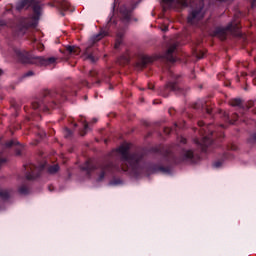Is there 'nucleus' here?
Segmentation results:
<instances>
[{
	"label": "nucleus",
	"instance_id": "obj_1",
	"mask_svg": "<svg viewBox=\"0 0 256 256\" xmlns=\"http://www.w3.org/2000/svg\"><path fill=\"white\" fill-rule=\"evenodd\" d=\"M203 15L201 7L198 10H193L188 16V22L195 23L196 21H199V19H203Z\"/></svg>",
	"mask_w": 256,
	"mask_h": 256
},
{
	"label": "nucleus",
	"instance_id": "obj_2",
	"mask_svg": "<svg viewBox=\"0 0 256 256\" xmlns=\"http://www.w3.org/2000/svg\"><path fill=\"white\" fill-rule=\"evenodd\" d=\"M129 143H124L122 144L119 148H118V153H121L123 159H125L126 161H133V158L129 157V155L127 154V151H129Z\"/></svg>",
	"mask_w": 256,
	"mask_h": 256
},
{
	"label": "nucleus",
	"instance_id": "obj_3",
	"mask_svg": "<svg viewBox=\"0 0 256 256\" xmlns=\"http://www.w3.org/2000/svg\"><path fill=\"white\" fill-rule=\"evenodd\" d=\"M36 59L40 65H51V63H55V58L45 59L43 57H37Z\"/></svg>",
	"mask_w": 256,
	"mask_h": 256
},
{
	"label": "nucleus",
	"instance_id": "obj_4",
	"mask_svg": "<svg viewBox=\"0 0 256 256\" xmlns=\"http://www.w3.org/2000/svg\"><path fill=\"white\" fill-rule=\"evenodd\" d=\"M66 49L72 55H79V53H81V50L77 46H67Z\"/></svg>",
	"mask_w": 256,
	"mask_h": 256
},
{
	"label": "nucleus",
	"instance_id": "obj_5",
	"mask_svg": "<svg viewBox=\"0 0 256 256\" xmlns=\"http://www.w3.org/2000/svg\"><path fill=\"white\" fill-rule=\"evenodd\" d=\"M48 171H49V173H57V171H59V166L58 165L50 166L48 168Z\"/></svg>",
	"mask_w": 256,
	"mask_h": 256
},
{
	"label": "nucleus",
	"instance_id": "obj_6",
	"mask_svg": "<svg viewBox=\"0 0 256 256\" xmlns=\"http://www.w3.org/2000/svg\"><path fill=\"white\" fill-rule=\"evenodd\" d=\"M235 29H239L237 23H232V24H230V25L228 26V30H229V31H233V30H235Z\"/></svg>",
	"mask_w": 256,
	"mask_h": 256
},
{
	"label": "nucleus",
	"instance_id": "obj_7",
	"mask_svg": "<svg viewBox=\"0 0 256 256\" xmlns=\"http://www.w3.org/2000/svg\"><path fill=\"white\" fill-rule=\"evenodd\" d=\"M177 3L181 7H187V0H177Z\"/></svg>",
	"mask_w": 256,
	"mask_h": 256
},
{
	"label": "nucleus",
	"instance_id": "obj_8",
	"mask_svg": "<svg viewBox=\"0 0 256 256\" xmlns=\"http://www.w3.org/2000/svg\"><path fill=\"white\" fill-rule=\"evenodd\" d=\"M191 157H193V151L188 150L185 152V158L186 159H191Z\"/></svg>",
	"mask_w": 256,
	"mask_h": 256
},
{
	"label": "nucleus",
	"instance_id": "obj_9",
	"mask_svg": "<svg viewBox=\"0 0 256 256\" xmlns=\"http://www.w3.org/2000/svg\"><path fill=\"white\" fill-rule=\"evenodd\" d=\"M232 105H233L234 107H237V106L241 105V100H240V99H235V100H233V101H232Z\"/></svg>",
	"mask_w": 256,
	"mask_h": 256
},
{
	"label": "nucleus",
	"instance_id": "obj_10",
	"mask_svg": "<svg viewBox=\"0 0 256 256\" xmlns=\"http://www.w3.org/2000/svg\"><path fill=\"white\" fill-rule=\"evenodd\" d=\"M162 1H163L164 5H167V7H169L170 5H173V2L175 0H162Z\"/></svg>",
	"mask_w": 256,
	"mask_h": 256
},
{
	"label": "nucleus",
	"instance_id": "obj_11",
	"mask_svg": "<svg viewBox=\"0 0 256 256\" xmlns=\"http://www.w3.org/2000/svg\"><path fill=\"white\" fill-rule=\"evenodd\" d=\"M84 59H91V61H93V55H91V54H85L84 55Z\"/></svg>",
	"mask_w": 256,
	"mask_h": 256
},
{
	"label": "nucleus",
	"instance_id": "obj_12",
	"mask_svg": "<svg viewBox=\"0 0 256 256\" xmlns=\"http://www.w3.org/2000/svg\"><path fill=\"white\" fill-rule=\"evenodd\" d=\"M173 51H175V46H172L168 49V55H171V53H173Z\"/></svg>",
	"mask_w": 256,
	"mask_h": 256
},
{
	"label": "nucleus",
	"instance_id": "obj_13",
	"mask_svg": "<svg viewBox=\"0 0 256 256\" xmlns=\"http://www.w3.org/2000/svg\"><path fill=\"white\" fill-rule=\"evenodd\" d=\"M100 39H103V35L102 34H98L95 38V41H100Z\"/></svg>",
	"mask_w": 256,
	"mask_h": 256
},
{
	"label": "nucleus",
	"instance_id": "obj_14",
	"mask_svg": "<svg viewBox=\"0 0 256 256\" xmlns=\"http://www.w3.org/2000/svg\"><path fill=\"white\" fill-rule=\"evenodd\" d=\"M103 177H105V172H102L100 177L98 178V181H101L103 179Z\"/></svg>",
	"mask_w": 256,
	"mask_h": 256
},
{
	"label": "nucleus",
	"instance_id": "obj_15",
	"mask_svg": "<svg viewBox=\"0 0 256 256\" xmlns=\"http://www.w3.org/2000/svg\"><path fill=\"white\" fill-rule=\"evenodd\" d=\"M89 127V124H84V129H87Z\"/></svg>",
	"mask_w": 256,
	"mask_h": 256
},
{
	"label": "nucleus",
	"instance_id": "obj_16",
	"mask_svg": "<svg viewBox=\"0 0 256 256\" xmlns=\"http://www.w3.org/2000/svg\"><path fill=\"white\" fill-rule=\"evenodd\" d=\"M3 74V71L2 70H0V75H2Z\"/></svg>",
	"mask_w": 256,
	"mask_h": 256
},
{
	"label": "nucleus",
	"instance_id": "obj_17",
	"mask_svg": "<svg viewBox=\"0 0 256 256\" xmlns=\"http://www.w3.org/2000/svg\"><path fill=\"white\" fill-rule=\"evenodd\" d=\"M4 161H5V160H1V159H0V163H3Z\"/></svg>",
	"mask_w": 256,
	"mask_h": 256
},
{
	"label": "nucleus",
	"instance_id": "obj_18",
	"mask_svg": "<svg viewBox=\"0 0 256 256\" xmlns=\"http://www.w3.org/2000/svg\"><path fill=\"white\" fill-rule=\"evenodd\" d=\"M254 84L256 85V78L254 79Z\"/></svg>",
	"mask_w": 256,
	"mask_h": 256
},
{
	"label": "nucleus",
	"instance_id": "obj_19",
	"mask_svg": "<svg viewBox=\"0 0 256 256\" xmlns=\"http://www.w3.org/2000/svg\"><path fill=\"white\" fill-rule=\"evenodd\" d=\"M216 165V167H219V165H217V164H215Z\"/></svg>",
	"mask_w": 256,
	"mask_h": 256
},
{
	"label": "nucleus",
	"instance_id": "obj_20",
	"mask_svg": "<svg viewBox=\"0 0 256 256\" xmlns=\"http://www.w3.org/2000/svg\"><path fill=\"white\" fill-rule=\"evenodd\" d=\"M25 1H29V0H25Z\"/></svg>",
	"mask_w": 256,
	"mask_h": 256
}]
</instances>
